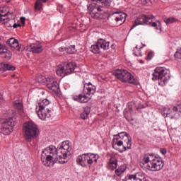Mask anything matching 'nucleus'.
<instances>
[{"mask_svg":"<svg viewBox=\"0 0 181 181\" xmlns=\"http://www.w3.org/2000/svg\"><path fill=\"white\" fill-rule=\"evenodd\" d=\"M42 163L45 166H53L54 163H58L60 158H59V148L51 145L47 147L41 155Z\"/></svg>","mask_w":181,"mask_h":181,"instance_id":"nucleus-1","label":"nucleus"},{"mask_svg":"<svg viewBox=\"0 0 181 181\" xmlns=\"http://www.w3.org/2000/svg\"><path fill=\"white\" fill-rule=\"evenodd\" d=\"M115 145H117V146H122L123 145L124 151L131 149V146H132V139L127 132H120L118 134L114 135L112 139V148H114Z\"/></svg>","mask_w":181,"mask_h":181,"instance_id":"nucleus-2","label":"nucleus"},{"mask_svg":"<svg viewBox=\"0 0 181 181\" xmlns=\"http://www.w3.org/2000/svg\"><path fill=\"white\" fill-rule=\"evenodd\" d=\"M52 108L50 107V101L44 99L38 103V110L36 108V112L40 119L46 121L52 117Z\"/></svg>","mask_w":181,"mask_h":181,"instance_id":"nucleus-3","label":"nucleus"},{"mask_svg":"<svg viewBox=\"0 0 181 181\" xmlns=\"http://www.w3.org/2000/svg\"><path fill=\"white\" fill-rule=\"evenodd\" d=\"M24 136L27 142H32L39 134L37 125L33 122H27L23 124Z\"/></svg>","mask_w":181,"mask_h":181,"instance_id":"nucleus-4","label":"nucleus"},{"mask_svg":"<svg viewBox=\"0 0 181 181\" xmlns=\"http://www.w3.org/2000/svg\"><path fill=\"white\" fill-rule=\"evenodd\" d=\"M95 93V86L91 84V83H86L83 88V95H78L74 96V100L78 101L81 104L88 103L91 98L90 95H94Z\"/></svg>","mask_w":181,"mask_h":181,"instance_id":"nucleus-5","label":"nucleus"},{"mask_svg":"<svg viewBox=\"0 0 181 181\" xmlns=\"http://www.w3.org/2000/svg\"><path fill=\"white\" fill-rule=\"evenodd\" d=\"M113 75L122 81V83H129V84H138V80L131 73L124 69H116Z\"/></svg>","mask_w":181,"mask_h":181,"instance_id":"nucleus-6","label":"nucleus"},{"mask_svg":"<svg viewBox=\"0 0 181 181\" xmlns=\"http://www.w3.org/2000/svg\"><path fill=\"white\" fill-rule=\"evenodd\" d=\"M169 78H170V72L169 70L165 69L163 67H157L155 69L152 77V80L153 81L160 80V81H163L164 84H166Z\"/></svg>","mask_w":181,"mask_h":181,"instance_id":"nucleus-7","label":"nucleus"},{"mask_svg":"<svg viewBox=\"0 0 181 181\" xmlns=\"http://www.w3.org/2000/svg\"><path fill=\"white\" fill-rule=\"evenodd\" d=\"M76 67H77V65H76V63L74 62L68 63L67 65L65 66L59 65L57 69L56 73L57 76L66 77V76H69V74L74 73Z\"/></svg>","mask_w":181,"mask_h":181,"instance_id":"nucleus-8","label":"nucleus"},{"mask_svg":"<svg viewBox=\"0 0 181 181\" xmlns=\"http://www.w3.org/2000/svg\"><path fill=\"white\" fill-rule=\"evenodd\" d=\"M59 151V163H66L67 156L70 155V146L69 141H63L62 146L58 148Z\"/></svg>","mask_w":181,"mask_h":181,"instance_id":"nucleus-9","label":"nucleus"},{"mask_svg":"<svg viewBox=\"0 0 181 181\" xmlns=\"http://www.w3.org/2000/svg\"><path fill=\"white\" fill-rule=\"evenodd\" d=\"M13 127H15L13 118L6 119L0 123V133L3 134V135H10L12 131H13Z\"/></svg>","mask_w":181,"mask_h":181,"instance_id":"nucleus-10","label":"nucleus"},{"mask_svg":"<svg viewBox=\"0 0 181 181\" xmlns=\"http://www.w3.org/2000/svg\"><path fill=\"white\" fill-rule=\"evenodd\" d=\"M100 48L103 50H108L110 49V42H107L103 39H100L96 45H93L90 47V52L95 53V54H98L100 53Z\"/></svg>","mask_w":181,"mask_h":181,"instance_id":"nucleus-11","label":"nucleus"},{"mask_svg":"<svg viewBox=\"0 0 181 181\" xmlns=\"http://www.w3.org/2000/svg\"><path fill=\"white\" fill-rule=\"evenodd\" d=\"M151 19H155V16L153 15H146L143 14L139 16L134 21L133 25L131 27V30L134 28H136L139 25H148L149 23V21Z\"/></svg>","mask_w":181,"mask_h":181,"instance_id":"nucleus-12","label":"nucleus"},{"mask_svg":"<svg viewBox=\"0 0 181 181\" xmlns=\"http://www.w3.org/2000/svg\"><path fill=\"white\" fill-rule=\"evenodd\" d=\"M158 157H156L153 153H146L143 156V158L141 162H140V166L142 168L145 167V165L149 168L151 163H153V161L156 160Z\"/></svg>","mask_w":181,"mask_h":181,"instance_id":"nucleus-13","label":"nucleus"},{"mask_svg":"<svg viewBox=\"0 0 181 181\" xmlns=\"http://www.w3.org/2000/svg\"><path fill=\"white\" fill-rule=\"evenodd\" d=\"M47 87L49 90H52L55 94H59L60 89H59V83L54 78L48 77L47 79Z\"/></svg>","mask_w":181,"mask_h":181,"instance_id":"nucleus-14","label":"nucleus"},{"mask_svg":"<svg viewBox=\"0 0 181 181\" xmlns=\"http://www.w3.org/2000/svg\"><path fill=\"white\" fill-rule=\"evenodd\" d=\"M163 160L160 158H156L155 160L151 164V166L148 168L150 170L153 172H158L163 168Z\"/></svg>","mask_w":181,"mask_h":181,"instance_id":"nucleus-15","label":"nucleus"},{"mask_svg":"<svg viewBox=\"0 0 181 181\" xmlns=\"http://www.w3.org/2000/svg\"><path fill=\"white\" fill-rule=\"evenodd\" d=\"M6 43L11 47L12 50H16V52H22L23 50L22 45H19V42L15 38H10Z\"/></svg>","mask_w":181,"mask_h":181,"instance_id":"nucleus-16","label":"nucleus"},{"mask_svg":"<svg viewBox=\"0 0 181 181\" xmlns=\"http://www.w3.org/2000/svg\"><path fill=\"white\" fill-rule=\"evenodd\" d=\"M123 181H149L145 179L141 173H137L134 175H128Z\"/></svg>","mask_w":181,"mask_h":181,"instance_id":"nucleus-17","label":"nucleus"},{"mask_svg":"<svg viewBox=\"0 0 181 181\" xmlns=\"http://www.w3.org/2000/svg\"><path fill=\"white\" fill-rule=\"evenodd\" d=\"M0 56L6 60H11L12 52L6 46L0 44Z\"/></svg>","mask_w":181,"mask_h":181,"instance_id":"nucleus-18","label":"nucleus"},{"mask_svg":"<svg viewBox=\"0 0 181 181\" xmlns=\"http://www.w3.org/2000/svg\"><path fill=\"white\" fill-rule=\"evenodd\" d=\"M76 162L78 165L82 166V168H86L88 165V153H83L78 156L76 158Z\"/></svg>","mask_w":181,"mask_h":181,"instance_id":"nucleus-19","label":"nucleus"},{"mask_svg":"<svg viewBox=\"0 0 181 181\" xmlns=\"http://www.w3.org/2000/svg\"><path fill=\"white\" fill-rule=\"evenodd\" d=\"M9 15V11H6V7L0 8V21L2 23H8L11 21L9 18H6Z\"/></svg>","mask_w":181,"mask_h":181,"instance_id":"nucleus-20","label":"nucleus"},{"mask_svg":"<svg viewBox=\"0 0 181 181\" xmlns=\"http://www.w3.org/2000/svg\"><path fill=\"white\" fill-rule=\"evenodd\" d=\"M112 15H117L115 17V21L118 25H122V23H124L127 19V14L123 12H115L112 13Z\"/></svg>","mask_w":181,"mask_h":181,"instance_id":"nucleus-21","label":"nucleus"},{"mask_svg":"<svg viewBox=\"0 0 181 181\" xmlns=\"http://www.w3.org/2000/svg\"><path fill=\"white\" fill-rule=\"evenodd\" d=\"M27 50L33 53H41L43 51V48L40 45L32 44L27 47Z\"/></svg>","mask_w":181,"mask_h":181,"instance_id":"nucleus-22","label":"nucleus"},{"mask_svg":"<svg viewBox=\"0 0 181 181\" xmlns=\"http://www.w3.org/2000/svg\"><path fill=\"white\" fill-rule=\"evenodd\" d=\"M8 70L14 71V70H16V67H15L13 65H11V64L0 63V73H4Z\"/></svg>","mask_w":181,"mask_h":181,"instance_id":"nucleus-23","label":"nucleus"},{"mask_svg":"<svg viewBox=\"0 0 181 181\" xmlns=\"http://www.w3.org/2000/svg\"><path fill=\"white\" fill-rule=\"evenodd\" d=\"M98 156L95 154L88 153V165L91 166L93 163H97Z\"/></svg>","mask_w":181,"mask_h":181,"instance_id":"nucleus-24","label":"nucleus"},{"mask_svg":"<svg viewBox=\"0 0 181 181\" xmlns=\"http://www.w3.org/2000/svg\"><path fill=\"white\" fill-rule=\"evenodd\" d=\"M118 166V160L114 156L111 157L109 162V168L111 170H115Z\"/></svg>","mask_w":181,"mask_h":181,"instance_id":"nucleus-25","label":"nucleus"},{"mask_svg":"<svg viewBox=\"0 0 181 181\" xmlns=\"http://www.w3.org/2000/svg\"><path fill=\"white\" fill-rule=\"evenodd\" d=\"M14 108L18 111L20 114L23 112V104L19 100H16L13 103Z\"/></svg>","mask_w":181,"mask_h":181,"instance_id":"nucleus-26","label":"nucleus"},{"mask_svg":"<svg viewBox=\"0 0 181 181\" xmlns=\"http://www.w3.org/2000/svg\"><path fill=\"white\" fill-rule=\"evenodd\" d=\"M125 170H127L125 167L124 165H120L118 168H117L115 170V175L117 177H121V176H122V175H124V172H125Z\"/></svg>","mask_w":181,"mask_h":181,"instance_id":"nucleus-27","label":"nucleus"},{"mask_svg":"<svg viewBox=\"0 0 181 181\" xmlns=\"http://www.w3.org/2000/svg\"><path fill=\"white\" fill-rule=\"evenodd\" d=\"M147 25H148L149 26H151L152 28H156V29H159L160 32H162V24L159 21H157V23L148 21Z\"/></svg>","mask_w":181,"mask_h":181,"instance_id":"nucleus-28","label":"nucleus"},{"mask_svg":"<svg viewBox=\"0 0 181 181\" xmlns=\"http://www.w3.org/2000/svg\"><path fill=\"white\" fill-rule=\"evenodd\" d=\"M90 112H91V108L90 107H86L83 112L81 114V118L82 119H86L88 115H90Z\"/></svg>","mask_w":181,"mask_h":181,"instance_id":"nucleus-29","label":"nucleus"},{"mask_svg":"<svg viewBox=\"0 0 181 181\" xmlns=\"http://www.w3.org/2000/svg\"><path fill=\"white\" fill-rule=\"evenodd\" d=\"M124 116L129 122L134 121V118H132V112L129 110H124Z\"/></svg>","mask_w":181,"mask_h":181,"instance_id":"nucleus-30","label":"nucleus"},{"mask_svg":"<svg viewBox=\"0 0 181 181\" xmlns=\"http://www.w3.org/2000/svg\"><path fill=\"white\" fill-rule=\"evenodd\" d=\"M163 115L164 117H168L169 118L173 119L175 116L172 115V110L170 109L165 108L163 112Z\"/></svg>","mask_w":181,"mask_h":181,"instance_id":"nucleus-31","label":"nucleus"},{"mask_svg":"<svg viewBox=\"0 0 181 181\" xmlns=\"http://www.w3.org/2000/svg\"><path fill=\"white\" fill-rule=\"evenodd\" d=\"M77 50L76 49V45H71L66 48V53L69 54H74Z\"/></svg>","mask_w":181,"mask_h":181,"instance_id":"nucleus-32","label":"nucleus"},{"mask_svg":"<svg viewBox=\"0 0 181 181\" xmlns=\"http://www.w3.org/2000/svg\"><path fill=\"white\" fill-rule=\"evenodd\" d=\"M36 80L38 81V83H46V81H47V78L43 75H38L36 77Z\"/></svg>","mask_w":181,"mask_h":181,"instance_id":"nucleus-33","label":"nucleus"},{"mask_svg":"<svg viewBox=\"0 0 181 181\" xmlns=\"http://www.w3.org/2000/svg\"><path fill=\"white\" fill-rule=\"evenodd\" d=\"M42 6H43V4H42V0H37L35 5V8L37 9L38 11H40Z\"/></svg>","mask_w":181,"mask_h":181,"instance_id":"nucleus-34","label":"nucleus"},{"mask_svg":"<svg viewBox=\"0 0 181 181\" xmlns=\"http://www.w3.org/2000/svg\"><path fill=\"white\" fill-rule=\"evenodd\" d=\"M177 19H176V18H173V17H170V18H167L165 21V23H167V24H170V23H175V22H177Z\"/></svg>","mask_w":181,"mask_h":181,"instance_id":"nucleus-35","label":"nucleus"},{"mask_svg":"<svg viewBox=\"0 0 181 181\" xmlns=\"http://www.w3.org/2000/svg\"><path fill=\"white\" fill-rule=\"evenodd\" d=\"M174 56L175 59H181V48L175 53Z\"/></svg>","mask_w":181,"mask_h":181,"instance_id":"nucleus-36","label":"nucleus"},{"mask_svg":"<svg viewBox=\"0 0 181 181\" xmlns=\"http://www.w3.org/2000/svg\"><path fill=\"white\" fill-rule=\"evenodd\" d=\"M99 2H101V4H104L105 6H110V5H111V0H103Z\"/></svg>","mask_w":181,"mask_h":181,"instance_id":"nucleus-37","label":"nucleus"},{"mask_svg":"<svg viewBox=\"0 0 181 181\" xmlns=\"http://www.w3.org/2000/svg\"><path fill=\"white\" fill-rule=\"evenodd\" d=\"M153 56V52H149L147 54V57H146V60H151Z\"/></svg>","mask_w":181,"mask_h":181,"instance_id":"nucleus-38","label":"nucleus"},{"mask_svg":"<svg viewBox=\"0 0 181 181\" xmlns=\"http://www.w3.org/2000/svg\"><path fill=\"white\" fill-rule=\"evenodd\" d=\"M160 152L163 155H166V153H167L166 148H160Z\"/></svg>","mask_w":181,"mask_h":181,"instance_id":"nucleus-39","label":"nucleus"},{"mask_svg":"<svg viewBox=\"0 0 181 181\" xmlns=\"http://www.w3.org/2000/svg\"><path fill=\"white\" fill-rule=\"evenodd\" d=\"M124 110L130 111L132 112V105L129 104L128 108H126Z\"/></svg>","mask_w":181,"mask_h":181,"instance_id":"nucleus-40","label":"nucleus"},{"mask_svg":"<svg viewBox=\"0 0 181 181\" xmlns=\"http://www.w3.org/2000/svg\"><path fill=\"white\" fill-rule=\"evenodd\" d=\"M66 49H67V48L63 47H60L59 48V52H66Z\"/></svg>","mask_w":181,"mask_h":181,"instance_id":"nucleus-41","label":"nucleus"},{"mask_svg":"<svg viewBox=\"0 0 181 181\" xmlns=\"http://www.w3.org/2000/svg\"><path fill=\"white\" fill-rule=\"evenodd\" d=\"M21 24H16V23L13 25V28L14 29H16V28H21Z\"/></svg>","mask_w":181,"mask_h":181,"instance_id":"nucleus-42","label":"nucleus"},{"mask_svg":"<svg viewBox=\"0 0 181 181\" xmlns=\"http://www.w3.org/2000/svg\"><path fill=\"white\" fill-rule=\"evenodd\" d=\"M141 1V4H143V5H146V4L148 3V0H140Z\"/></svg>","mask_w":181,"mask_h":181,"instance_id":"nucleus-43","label":"nucleus"},{"mask_svg":"<svg viewBox=\"0 0 181 181\" xmlns=\"http://www.w3.org/2000/svg\"><path fill=\"white\" fill-rule=\"evenodd\" d=\"M21 23H25V17H21Z\"/></svg>","mask_w":181,"mask_h":181,"instance_id":"nucleus-44","label":"nucleus"},{"mask_svg":"<svg viewBox=\"0 0 181 181\" xmlns=\"http://www.w3.org/2000/svg\"><path fill=\"white\" fill-rule=\"evenodd\" d=\"M177 107H176V106H174L173 107V110H174L175 112H177Z\"/></svg>","mask_w":181,"mask_h":181,"instance_id":"nucleus-45","label":"nucleus"},{"mask_svg":"<svg viewBox=\"0 0 181 181\" xmlns=\"http://www.w3.org/2000/svg\"><path fill=\"white\" fill-rule=\"evenodd\" d=\"M97 11L98 12H101L103 10H101V7H98Z\"/></svg>","mask_w":181,"mask_h":181,"instance_id":"nucleus-46","label":"nucleus"},{"mask_svg":"<svg viewBox=\"0 0 181 181\" xmlns=\"http://www.w3.org/2000/svg\"><path fill=\"white\" fill-rule=\"evenodd\" d=\"M93 2H100V1H103V0H91Z\"/></svg>","mask_w":181,"mask_h":181,"instance_id":"nucleus-47","label":"nucleus"},{"mask_svg":"<svg viewBox=\"0 0 181 181\" xmlns=\"http://www.w3.org/2000/svg\"><path fill=\"white\" fill-rule=\"evenodd\" d=\"M2 103V95L0 93V104Z\"/></svg>","mask_w":181,"mask_h":181,"instance_id":"nucleus-48","label":"nucleus"},{"mask_svg":"<svg viewBox=\"0 0 181 181\" xmlns=\"http://www.w3.org/2000/svg\"><path fill=\"white\" fill-rule=\"evenodd\" d=\"M135 55H136V56H142L141 54V52H139V53H135Z\"/></svg>","mask_w":181,"mask_h":181,"instance_id":"nucleus-49","label":"nucleus"},{"mask_svg":"<svg viewBox=\"0 0 181 181\" xmlns=\"http://www.w3.org/2000/svg\"><path fill=\"white\" fill-rule=\"evenodd\" d=\"M111 48H112V49H115V45L112 44V45H111Z\"/></svg>","mask_w":181,"mask_h":181,"instance_id":"nucleus-50","label":"nucleus"},{"mask_svg":"<svg viewBox=\"0 0 181 181\" xmlns=\"http://www.w3.org/2000/svg\"><path fill=\"white\" fill-rule=\"evenodd\" d=\"M47 1H49V0H41V1L44 2V3L47 2Z\"/></svg>","mask_w":181,"mask_h":181,"instance_id":"nucleus-51","label":"nucleus"},{"mask_svg":"<svg viewBox=\"0 0 181 181\" xmlns=\"http://www.w3.org/2000/svg\"><path fill=\"white\" fill-rule=\"evenodd\" d=\"M136 50H138V46H136V49H134V52H135Z\"/></svg>","mask_w":181,"mask_h":181,"instance_id":"nucleus-52","label":"nucleus"},{"mask_svg":"<svg viewBox=\"0 0 181 181\" xmlns=\"http://www.w3.org/2000/svg\"><path fill=\"white\" fill-rule=\"evenodd\" d=\"M11 77H15V74L12 75Z\"/></svg>","mask_w":181,"mask_h":181,"instance_id":"nucleus-53","label":"nucleus"},{"mask_svg":"<svg viewBox=\"0 0 181 181\" xmlns=\"http://www.w3.org/2000/svg\"><path fill=\"white\" fill-rule=\"evenodd\" d=\"M140 49H142V47H140Z\"/></svg>","mask_w":181,"mask_h":181,"instance_id":"nucleus-54","label":"nucleus"}]
</instances>
